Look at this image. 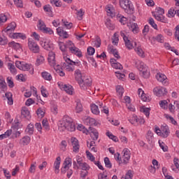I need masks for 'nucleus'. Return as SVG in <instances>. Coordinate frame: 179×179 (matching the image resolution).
<instances>
[{
    "instance_id": "obj_36",
    "label": "nucleus",
    "mask_w": 179,
    "mask_h": 179,
    "mask_svg": "<svg viewBox=\"0 0 179 179\" xmlns=\"http://www.w3.org/2000/svg\"><path fill=\"white\" fill-rule=\"evenodd\" d=\"M106 27H108V29H109V30H114L115 29V26L111 23V20L110 19H106V22L105 23Z\"/></svg>"
},
{
    "instance_id": "obj_43",
    "label": "nucleus",
    "mask_w": 179,
    "mask_h": 179,
    "mask_svg": "<svg viewBox=\"0 0 179 179\" xmlns=\"http://www.w3.org/2000/svg\"><path fill=\"white\" fill-rule=\"evenodd\" d=\"M146 139L148 142H152L153 141V133H152V131L149 130L146 135Z\"/></svg>"
},
{
    "instance_id": "obj_17",
    "label": "nucleus",
    "mask_w": 179,
    "mask_h": 179,
    "mask_svg": "<svg viewBox=\"0 0 179 179\" xmlns=\"http://www.w3.org/2000/svg\"><path fill=\"white\" fill-rule=\"evenodd\" d=\"M127 26L129 30H131L134 34H136L139 32V27H138V24L129 23Z\"/></svg>"
},
{
    "instance_id": "obj_22",
    "label": "nucleus",
    "mask_w": 179,
    "mask_h": 179,
    "mask_svg": "<svg viewBox=\"0 0 179 179\" xmlns=\"http://www.w3.org/2000/svg\"><path fill=\"white\" fill-rule=\"evenodd\" d=\"M61 164V157H57L54 163L55 171L56 174L59 173V166Z\"/></svg>"
},
{
    "instance_id": "obj_15",
    "label": "nucleus",
    "mask_w": 179,
    "mask_h": 179,
    "mask_svg": "<svg viewBox=\"0 0 179 179\" xmlns=\"http://www.w3.org/2000/svg\"><path fill=\"white\" fill-rule=\"evenodd\" d=\"M156 79L159 81V82H162V83H164V85H167V82L166 81L167 80V77L166 76V75L162 73H158L156 75Z\"/></svg>"
},
{
    "instance_id": "obj_55",
    "label": "nucleus",
    "mask_w": 179,
    "mask_h": 179,
    "mask_svg": "<svg viewBox=\"0 0 179 179\" xmlns=\"http://www.w3.org/2000/svg\"><path fill=\"white\" fill-rule=\"evenodd\" d=\"M176 10H174L173 8H170V10L168 11L169 17H174L176 13Z\"/></svg>"
},
{
    "instance_id": "obj_7",
    "label": "nucleus",
    "mask_w": 179,
    "mask_h": 179,
    "mask_svg": "<svg viewBox=\"0 0 179 179\" xmlns=\"http://www.w3.org/2000/svg\"><path fill=\"white\" fill-rule=\"evenodd\" d=\"M28 48L34 54H38L40 52V46L34 40L29 39Z\"/></svg>"
},
{
    "instance_id": "obj_42",
    "label": "nucleus",
    "mask_w": 179,
    "mask_h": 179,
    "mask_svg": "<svg viewBox=\"0 0 179 179\" xmlns=\"http://www.w3.org/2000/svg\"><path fill=\"white\" fill-rule=\"evenodd\" d=\"M42 125L46 131H50V125L48 124V120L43 119L42 121Z\"/></svg>"
},
{
    "instance_id": "obj_8",
    "label": "nucleus",
    "mask_w": 179,
    "mask_h": 179,
    "mask_svg": "<svg viewBox=\"0 0 179 179\" xmlns=\"http://www.w3.org/2000/svg\"><path fill=\"white\" fill-rule=\"evenodd\" d=\"M41 45L44 50H47L48 51H52V50H54V44L50 43L48 40L41 41Z\"/></svg>"
},
{
    "instance_id": "obj_39",
    "label": "nucleus",
    "mask_w": 179,
    "mask_h": 179,
    "mask_svg": "<svg viewBox=\"0 0 179 179\" xmlns=\"http://www.w3.org/2000/svg\"><path fill=\"white\" fill-rule=\"evenodd\" d=\"M153 40H156L158 43H164V37L162 34H158L157 36L153 37Z\"/></svg>"
},
{
    "instance_id": "obj_49",
    "label": "nucleus",
    "mask_w": 179,
    "mask_h": 179,
    "mask_svg": "<svg viewBox=\"0 0 179 179\" xmlns=\"http://www.w3.org/2000/svg\"><path fill=\"white\" fill-rule=\"evenodd\" d=\"M36 114L38 117H41V118H43V117H44V115H45V112H44V110H43L41 108H39L36 110Z\"/></svg>"
},
{
    "instance_id": "obj_26",
    "label": "nucleus",
    "mask_w": 179,
    "mask_h": 179,
    "mask_svg": "<svg viewBox=\"0 0 179 179\" xmlns=\"http://www.w3.org/2000/svg\"><path fill=\"white\" fill-rule=\"evenodd\" d=\"M44 57L41 55H38L36 61V66H40L42 64H44Z\"/></svg>"
},
{
    "instance_id": "obj_12",
    "label": "nucleus",
    "mask_w": 179,
    "mask_h": 179,
    "mask_svg": "<svg viewBox=\"0 0 179 179\" xmlns=\"http://www.w3.org/2000/svg\"><path fill=\"white\" fill-rule=\"evenodd\" d=\"M48 61L50 66H55L57 63L55 62V53L52 51H50L48 54Z\"/></svg>"
},
{
    "instance_id": "obj_58",
    "label": "nucleus",
    "mask_w": 179,
    "mask_h": 179,
    "mask_svg": "<svg viewBox=\"0 0 179 179\" xmlns=\"http://www.w3.org/2000/svg\"><path fill=\"white\" fill-rule=\"evenodd\" d=\"M15 5L17 6V8H23V1L22 0H13Z\"/></svg>"
},
{
    "instance_id": "obj_60",
    "label": "nucleus",
    "mask_w": 179,
    "mask_h": 179,
    "mask_svg": "<svg viewBox=\"0 0 179 179\" xmlns=\"http://www.w3.org/2000/svg\"><path fill=\"white\" fill-rule=\"evenodd\" d=\"M41 94L43 97H48V95H47L48 94V92H47V90H45V88H44V86H42L41 87Z\"/></svg>"
},
{
    "instance_id": "obj_57",
    "label": "nucleus",
    "mask_w": 179,
    "mask_h": 179,
    "mask_svg": "<svg viewBox=\"0 0 179 179\" xmlns=\"http://www.w3.org/2000/svg\"><path fill=\"white\" fill-rule=\"evenodd\" d=\"M129 159H131V155H123V163L124 164H128Z\"/></svg>"
},
{
    "instance_id": "obj_1",
    "label": "nucleus",
    "mask_w": 179,
    "mask_h": 179,
    "mask_svg": "<svg viewBox=\"0 0 179 179\" xmlns=\"http://www.w3.org/2000/svg\"><path fill=\"white\" fill-rule=\"evenodd\" d=\"M59 129L60 131H69L70 132H73L76 127H75V123H73V120L68 115H64L60 123L59 124Z\"/></svg>"
},
{
    "instance_id": "obj_19",
    "label": "nucleus",
    "mask_w": 179,
    "mask_h": 179,
    "mask_svg": "<svg viewBox=\"0 0 179 179\" xmlns=\"http://www.w3.org/2000/svg\"><path fill=\"white\" fill-rule=\"evenodd\" d=\"M74 76H75L76 80H77V82L79 84V82H80L83 79V76H85L82 74V72L80 71V70L77 69L75 71Z\"/></svg>"
},
{
    "instance_id": "obj_46",
    "label": "nucleus",
    "mask_w": 179,
    "mask_h": 179,
    "mask_svg": "<svg viewBox=\"0 0 179 179\" xmlns=\"http://www.w3.org/2000/svg\"><path fill=\"white\" fill-rule=\"evenodd\" d=\"M31 138L29 136H25L22 138L23 145H29L30 143Z\"/></svg>"
},
{
    "instance_id": "obj_29",
    "label": "nucleus",
    "mask_w": 179,
    "mask_h": 179,
    "mask_svg": "<svg viewBox=\"0 0 179 179\" xmlns=\"http://www.w3.org/2000/svg\"><path fill=\"white\" fill-rule=\"evenodd\" d=\"M12 96L13 95L10 92H6L5 94V96L8 100V104H9V106H12V104H13V99L12 98Z\"/></svg>"
},
{
    "instance_id": "obj_53",
    "label": "nucleus",
    "mask_w": 179,
    "mask_h": 179,
    "mask_svg": "<svg viewBox=\"0 0 179 179\" xmlns=\"http://www.w3.org/2000/svg\"><path fill=\"white\" fill-rule=\"evenodd\" d=\"M87 52L88 55H93L94 52H96V50L94 49V48L89 46L87 49Z\"/></svg>"
},
{
    "instance_id": "obj_34",
    "label": "nucleus",
    "mask_w": 179,
    "mask_h": 179,
    "mask_svg": "<svg viewBox=\"0 0 179 179\" xmlns=\"http://www.w3.org/2000/svg\"><path fill=\"white\" fill-rule=\"evenodd\" d=\"M45 27V23H44V21L38 20V29L41 31H43Z\"/></svg>"
},
{
    "instance_id": "obj_51",
    "label": "nucleus",
    "mask_w": 179,
    "mask_h": 179,
    "mask_svg": "<svg viewBox=\"0 0 179 179\" xmlns=\"http://www.w3.org/2000/svg\"><path fill=\"white\" fill-rule=\"evenodd\" d=\"M148 23L149 24H150V26H152V27H153V29H157V24H156V23L155 22V20H153L152 17H150L148 20Z\"/></svg>"
},
{
    "instance_id": "obj_62",
    "label": "nucleus",
    "mask_w": 179,
    "mask_h": 179,
    "mask_svg": "<svg viewBox=\"0 0 179 179\" xmlns=\"http://www.w3.org/2000/svg\"><path fill=\"white\" fill-rule=\"evenodd\" d=\"M76 113H80L81 111H83V108L82 106V103L78 102L76 107Z\"/></svg>"
},
{
    "instance_id": "obj_61",
    "label": "nucleus",
    "mask_w": 179,
    "mask_h": 179,
    "mask_svg": "<svg viewBox=\"0 0 179 179\" xmlns=\"http://www.w3.org/2000/svg\"><path fill=\"white\" fill-rule=\"evenodd\" d=\"M8 20V17L5 15L4 14H0V24L1 23H5Z\"/></svg>"
},
{
    "instance_id": "obj_27",
    "label": "nucleus",
    "mask_w": 179,
    "mask_h": 179,
    "mask_svg": "<svg viewBox=\"0 0 179 179\" xmlns=\"http://www.w3.org/2000/svg\"><path fill=\"white\" fill-rule=\"evenodd\" d=\"M140 111L141 113H143V114H145V115L149 118V115H150V108H146L145 106H143L142 108H141Z\"/></svg>"
},
{
    "instance_id": "obj_37",
    "label": "nucleus",
    "mask_w": 179,
    "mask_h": 179,
    "mask_svg": "<svg viewBox=\"0 0 179 179\" xmlns=\"http://www.w3.org/2000/svg\"><path fill=\"white\" fill-rule=\"evenodd\" d=\"M64 164L65 167H68L69 169V167L72 166V158L71 157L66 158L64 162Z\"/></svg>"
},
{
    "instance_id": "obj_20",
    "label": "nucleus",
    "mask_w": 179,
    "mask_h": 179,
    "mask_svg": "<svg viewBox=\"0 0 179 179\" xmlns=\"http://www.w3.org/2000/svg\"><path fill=\"white\" fill-rule=\"evenodd\" d=\"M90 132V136H93L94 135V137L93 138V141H97L99 139V131H97V129L90 127L89 130Z\"/></svg>"
},
{
    "instance_id": "obj_3",
    "label": "nucleus",
    "mask_w": 179,
    "mask_h": 179,
    "mask_svg": "<svg viewBox=\"0 0 179 179\" xmlns=\"http://www.w3.org/2000/svg\"><path fill=\"white\" fill-rule=\"evenodd\" d=\"M163 15H164V9L160 7L157 8L155 12H152V16H154L156 20L162 23H168L169 20Z\"/></svg>"
},
{
    "instance_id": "obj_23",
    "label": "nucleus",
    "mask_w": 179,
    "mask_h": 179,
    "mask_svg": "<svg viewBox=\"0 0 179 179\" xmlns=\"http://www.w3.org/2000/svg\"><path fill=\"white\" fill-rule=\"evenodd\" d=\"M59 49L61 50V51H62V52H65V51H66V49L68 48V45H73V43H72V41H69L66 45L64 44V43L60 42L59 43Z\"/></svg>"
},
{
    "instance_id": "obj_44",
    "label": "nucleus",
    "mask_w": 179,
    "mask_h": 179,
    "mask_svg": "<svg viewBox=\"0 0 179 179\" xmlns=\"http://www.w3.org/2000/svg\"><path fill=\"white\" fill-rule=\"evenodd\" d=\"M125 43V46L127 47V48H128V50H132V48H134V45L132 44V43H131V41H129V39L127 38V40L124 41Z\"/></svg>"
},
{
    "instance_id": "obj_6",
    "label": "nucleus",
    "mask_w": 179,
    "mask_h": 179,
    "mask_svg": "<svg viewBox=\"0 0 179 179\" xmlns=\"http://www.w3.org/2000/svg\"><path fill=\"white\" fill-rule=\"evenodd\" d=\"M155 132L157 135L162 136V138H167L170 134V129H169V126H162L161 129L159 127L155 128Z\"/></svg>"
},
{
    "instance_id": "obj_33",
    "label": "nucleus",
    "mask_w": 179,
    "mask_h": 179,
    "mask_svg": "<svg viewBox=\"0 0 179 179\" xmlns=\"http://www.w3.org/2000/svg\"><path fill=\"white\" fill-rule=\"evenodd\" d=\"M41 75L42 78H43L45 80H51V79H52V76H51V74H50L47 71L42 72Z\"/></svg>"
},
{
    "instance_id": "obj_56",
    "label": "nucleus",
    "mask_w": 179,
    "mask_h": 179,
    "mask_svg": "<svg viewBox=\"0 0 179 179\" xmlns=\"http://www.w3.org/2000/svg\"><path fill=\"white\" fill-rule=\"evenodd\" d=\"M0 86L1 89H5L6 87V83L5 82V79H3V76H0Z\"/></svg>"
},
{
    "instance_id": "obj_14",
    "label": "nucleus",
    "mask_w": 179,
    "mask_h": 179,
    "mask_svg": "<svg viewBox=\"0 0 179 179\" xmlns=\"http://www.w3.org/2000/svg\"><path fill=\"white\" fill-rule=\"evenodd\" d=\"M30 69H31V70L30 71ZM21 71H29V73L31 75H33V73H34V69L33 68V66H31V64H29L24 63V62L22 64V68Z\"/></svg>"
},
{
    "instance_id": "obj_21",
    "label": "nucleus",
    "mask_w": 179,
    "mask_h": 179,
    "mask_svg": "<svg viewBox=\"0 0 179 179\" xmlns=\"http://www.w3.org/2000/svg\"><path fill=\"white\" fill-rule=\"evenodd\" d=\"M43 10L48 15V16L53 17L54 14H52V7H51L50 4L45 5L43 6Z\"/></svg>"
},
{
    "instance_id": "obj_25",
    "label": "nucleus",
    "mask_w": 179,
    "mask_h": 179,
    "mask_svg": "<svg viewBox=\"0 0 179 179\" xmlns=\"http://www.w3.org/2000/svg\"><path fill=\"white\" fill-rule=\"evenodd\" d=\"M15 29H16V22H13L8 25L6 29V31L8 33L9 31H14Z\"/></svg>"
},
{
    "instance_id": "obj_48",
    "label": "nucleus",
    "mask_w": 179,
    "mask_h": 179,
    "mask_svg": "<svg viewBox=\"0 0 179 179\" xmlns=\"http://www.w3.org/2000/svg\"><path fill=\"white\" fill-rule=\"evenodd\" d=\"M164 117L166 120H169L171 122V124H173V125H177V121H176V120H174V118L167 114L164 115Z\"/></svg>"
},
{
    "instance_id": "obj_47",
    "label": "nucleus",
    "mask_w": 179,
    "mask_h": 179,
    "mask_svg": "<svg viewBox=\"0 0 179 179\" xmlns=\"http://www.w3.org/2000/svg\"><path fill=\"white\" fill-rule=\"evenodd\" d=\"M117 17H119V22H120L122 24H127V22L128 21L127 17H125L122 15H117Z\"/></svg>"
},
{
    "instance_id": "obj_41",
    "label": "nucleus",
    "mask_w": 179,
    "mask_h": 179,
    "mask_svg": "<svg viewBox=\"0 0 179 179\" xmlns=\"http://www.w3.org/2000/svg\"><path fill=\"white\" fill-rule=\"evenodd\" d=\"M104 163L106 167H107L108 169H111L113 167V164L110 162V159L107 157L104 158Z\"/></svg>"
},
{
    "instance_id": "obj_2",
    "label": "nucleus",
    "mask_w": 179,
    "mask_h": 179,
    "mask_svg": "<svg viewBox=\"0 0 179 179\" xmlns=\"http://www.w3.org/2000/svg\"><path fill=\"white\" fill-rule=\"evenodd\" d=\"M120 5L128 15H132L135 10L132 2L129 0H120Z\"/></svg>"
},
{
    "instance_id": "obj_13",
    "label": "nucleus",
    "mask_w": 179,
    "mask_h": 179,
    "mask_svg": "<svg viewBox=\"0 0 179 179\" xmlns=\"http://www.w3.org/2000/svg\"><path fill=\"white\" fill-rule=\"evenodd\" d=\"M56 30L58 36H59L60 37H63V38H68V37H69V34H68V32L64 31V29H62V27H59L58 28H57Z\"/></svg>"
},
{
    "instance_id": "obj_30",
    "label": "nucleus",
    "mask_w": 179,
    "mask_h": 179,
    "mask_svg": "<svg viewBox=\"0 0 179 179\" xmlns=\"http://www.w3.org/2000/svg\"><path fill=\"white\" fill-rule=\"evenodd\" d=\"M116 92L118 94L120 99H121L122 97V95L124 94V88L122 87V86H116Z\"/></svg>"
},
{
    "instance_id": "obj_35",
    "label": "nucleus",
    "mask_w": 179,
    "mask_h": 179,
    "mask_svg": "<svg viewBox=\"0 0 179 179\" xmlns=\"http://www.w3.org/2000/svg\"><path fill=\"white\" fill-rule=\"evenodd\" d=\"M8 46L14 48V50H19L20 48V43H17L15 41H11L8 43Z\"/></svg>"
},
{
    "instance_id": "obj_38",
    "label": "nucleus",
    "mask_w": 179,
    "mask_h": 179,
    "mask_svg": "<svg viewBox=\"0 0 179 179\" xmlns=\"http://www.w3.org/2000/svg\"><path fill=\"white\" fill-rule=\"evenodd\" d=\"M106 136H108L110 139H112L114 142H118V138L113 134L110 133V131L106 132Z\"/></svg>"
},
{
    "instance_id": "obj_18",
    "label": "nucleus",
    "mask_w": 179,
    "mask_h": 179,
    "mask_svg": "<svg viewBox=\"0 0 179 179\" xmlns=\"http://www.w3.org/2000/svg\"><path fill=\"white\" fill-rule=\"evenodd\" d=\"M21 116L23 118H27V120H30L31 118V115H30V110L27 108H24L21 110Z\"/></svg>"
},
{
    "instance_id": "obj_24",
    "label": "nucleus",
    "mask_w": 179,
    "mask_h": 179,
    "mask_svg": "<svg viewBox=\"0 0 179 179\" xmlns=\"http://www.w3.org/2000/svg\"><path fill=\"white\" fill-rule=\"evenodd\" d=\"M25 133L27 135H33L34 134V124L31 123L28 124L25 129Z\"/></svg>"
},
{
    "instance_id": "obj_54",
    "label": "nucleus",
    "mask_w": 179,
    "mask_h": 179,
    "mask_svg": "<svg viewBox=\"0 0 179 179\" xmlns=\"http://www.w3.org/2000/svg\"><path fill=\"white\" fill-rule=\"evenodd\" d=\"M80 167L84 171H87L88 170H90V166L86 162H84Z\"/></svg>"
},
{
    "instance_id": "obj_31",
    "label": "nucleus",
    "mask_w": 179,
    "mask_h": 179,
    "mask_svg": "<svg viewBox=\"0 0 179 179\" xmlns=\"http://www.w3.org/2000/svg\"><path fill=\"white\" fill-rule=\"evenodd\" d=\"M138 96H141V100H143V101H148V97H146V94H145V92H143L141 88H139L138 90Z\"/></svg>"
},
{
    "instance_id": "obj_10",
    "label": "nucleus",
    "mask_w": 179,
    "mask_h": 179,
    "mask_svg": "<svg viewBox=\"0 0 179 179\" xmlns=\"http://www.w3.org/2000/svg\"><path fill=\"white\" fill-rule=\"evenodd\" d=\"M71 142L73 146V152H75V153H78L79 149L80 148V145H79V141H78L76 138L72 137L71 139Z\"/></svg>"
},
{
    "instance_id": "obj_50",
    "label": "nucleus",
    "mask_w": 179,
    "mask_h": 179,
    "mask_svg": "<svg viewBox=\"0 0 179 179\" xmlns=\"http://www.w3.org/2000/svg\"><path fill=\"white\" fill-rule=\"evenodd\" d=\"M86 155H87V159H89L90 162H95L94 160H96V158L94 157V156H93L92 153H91L89 151H86Z\"/></svg>"
},
{
    "instance_id": "obj_59",
    "label": "nucleus",
    "mask_w": 179,
    "mask_h": 179,
    "mask_svg": "<svg viewBox=\"0 0 179 179\" xmlns=\"http://www.w3.org/2000/svg\"><path fill=\"white\" fill-rule=\"evenodd\" d=\"M7 83L8 85V87L12 89L15 86V84L13 83V81L12 80V77H8L7 78Z\"/></svg>"
},
{
    "instance_id": "obj_45",
    "label": "nucleus",
    "mask_w": 179,
    "mask_h": 179,
    "mask_svg": "<svg viewBox=\"0 0 179 179\" xmlns=\"http://www.w3.org/2000/svg\"><path fill=\"white\" fill-rule=\"evenodd\" d=\"M50 3H52V5H55L57 8H61V6H62V3H61L59 0H51Z\"/></svg>"
},
{
    "instance_id": "obj_16",
    "label": "nucleus",
    "mask_w": 179,
    "mask_h": 179,
    "mask_svg": "<svg viewBox=\"0 0 179 179\" xmlns=\"http://www.w3.org/2000/svg\"><path fill=\"white\" fill-rule=\"evenodd\" d=\"M69 50L71 51V52H72V54H75V55H77V57H78L79 58H81V57H83L82 55V51H80V50H79V48H76V47H70L69 48Z\"/></svg>"
},
{
    "instance_id": "obj_4",
    "label": "nucleus",
    "mask_w": 179,
    "mask_h": 179,
    "mask_svg": "<svg viewBox=\"0 0 179 179\" xmlns=\"http://www.w3.org/2000/svg\"><path fill=\"white\" fill-rule=\"evenodd\" d=\"M137 69L141 71V75L145 79H148L150 76V71H149V67L146 66L143 62H140L137 65Z\"/></svg>"
},
{
    "instance_id": "obj_9",
    "label": "nucleus",
    "mask_w": 179,
    "mask_h": 179,
    "mask_svg": "<svg viewBox=\"0 0 179 179\" xmlns=\"http://www.w3.org/2000/svg\"><path fill=\"white\" fill-rule=\"evenodd\" d=\"M153 92L158 97H162V96L167 94V90L164 87H155Z\"/></svg>"
},
{
    "instance_id": "obj_64",
    "label": "nucleus",
    "mask_w": 179,
    "mask_h": 179,
    "mask_svg": "<svg viewBox=\"0 0 179 179\" xmlns=\"http://www.w3.org/2000/svg\"><path fill=\"white\" fill-rule=\"evenodd\" d=\"M160 107L162 108H167V101L163 100L159 101Z\"/></svg>"
},
{
    "instance_id": "obj_5",
    "label": "nucleus",
    "mask_w": 179,
    "mask_h": 179,
    "mask_svg": "<svg viewBox=\"0 0 179 179\" xmlns=\"http://www.w3.org/2000/svg\"><path fill=\"white\" fill-rule=\"evenodd\" d=\"M80 89L83 90H90V86H92V78L89 76H83V78L79 81Z\"/></svg>"
},
{
    "instance_id": "obj_40",
    "label": "nucleus",
    "mask_w": 179,
    "mask_h": 179,
    "mask_svg": "<svg viewBox=\"0 0 179 179\" xmlns=\"http://www.w3.org/2000/svg\"><path fill=\"white\" fill-rule=\"evenodd\" d=\"M106 9L108 16H111V17H114V16H115V14L113 12V8H111V7L107 6Z\"/></svg>"
},
{
    "instance_id": "obj_52",
    "label": "nucleus",
    "mask_w": 179,
    "mask_h": 179,
    "mask_svg": "<svg viewBox=\"0 0 179 179\" xmlns=\"http://www.w3.org/2000/svg\"><path fill=\"white\" fill-rule=\"evenodd\" d=\"M8 66L11 73H16V68L15 67V65L13 64L8 63Z\"/></svg>"
},
{
    "instance_id": "obj_32",
    "label": "nucleus",
    "mask_w": 179,
    "mask_h": 179,
    "mask_svg": "<svg viewBox=\"0 0 179 179\" xmlns=\"http://www.w3.org/2000/svg\"><path fill=\"white\" fill-rule=\"evenodd\" d=\"M12 37L13 38H22V40H26V35L22 33H14Z\"/></svg>"
},
{
    "instance_id": "obj_28",
    "label": "nucleus",
    "mask_w": 179,
    "mask_h": 179,
    "mask_svg": "<svg viewBox=\"0 0 179 179\" xmlns=\"http://www.w3.org/2000/svg\"><path fill=\"white\" fill-rule=\"evenodd\" d=\"M91 111L93 114H95L96 115L100 114V110H99V106L94 103H92L91 105Z\"/></svg>"
},
{
    "instance_id": "obj_11",
    "label": "nucleus",
    "mask_w": 179,
    "mask_h": 179,
    "mask_svg": "<svg viewBox=\"0 0 179 179\" xmlns=\"http://www.w3.org/2000/svg\"><path fill=\"white\" fill-rule=\"evenodd\" d=\"M62 90H64L68 94H73V87L71 85H62L59 84Z\"/></svg>"
},
{
    "instance_id": "obj_63",
    "label": "nucleus",
    "mask_w": 179,
    "mask_h": 179,
    "mask_svg": "<svg viewBox=\"0 0 179 179\" xmlns=\"http://www.w3.org/2000/svg\"><path fill=\"white\" fill-rule=\"evenodd\" d=\"M43 33H45L46 34H54V31L51 29V28L45 27V29L43 31Z\"/></svg>"
}]
</instances>
